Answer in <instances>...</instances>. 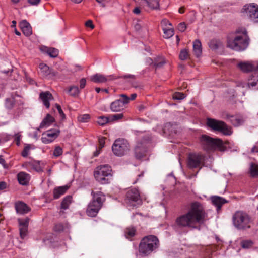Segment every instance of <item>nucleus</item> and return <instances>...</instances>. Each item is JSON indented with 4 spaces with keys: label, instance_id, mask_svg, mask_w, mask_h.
Wrapping results in <instances>:
<instances>
[{
    "label": "nucleus",
    "instance_id": "1",
    "mask_svg": "<svg viewBox=\"0 0 258 258\" xmlns=\"http://www.w3.org/2000/svg\"><path fill=\"white\" fill-rule=\"evenodd\" d=\"M207 215L203 205L199 202L192 203L188 212L176 218L175 225L179 228H196L197 224H203Z\"/></svg>",
    "mask_w": 258,
    "mask_h": 258
},
{
    "label": "nucleus",
    "instance_id": "2",
    "mask_svg": "<svg viewBox=\"0 0 258 258\" xmlns=\"http://www.w3.org/2000/svg\"><path fill=\"white\" fill-rule=\"evenodd\" d=\"M249 40V39L245 28H238L236 31L234 38L228 40L227 46L235 51H243L248 47Z\"/></svg>",
    "mask_w": 258,
    "mask_h": 258
},
{
    "label": "nucleus",
    "instance_id": "3",
    "mask_svg": "<svg viewBox=\"0 0 258 258\" xmlns=\"http://www.w3.org/2000/svg\"><path fill=\"white\" fill-rule=\"evenodd\" d=\"M159 245L157 237L149 235L143 238L139 246V252L142 256H147L156 249Z\"/></svg>",
    "mask_w": 258,
    "mask_h": 258
},
{
    "label": "nucleus",
    "instance_id": "4",
    "mask_svg": "<svg viewBox=\"0 0 258 258\" xmlns=\"http://www.w3.org/2000/svg\"><path fill=\"white\" fill-rule=\"evenodd\" d=\"M91 195L93 199L88 204L86 213L89 216L95 217L101 208L103 203L105 200V197L101 192L92 191Z\"/></svg>",
    "mask_w": 258,
    "mask_h": 258
},
{
    "label": "nucleus",
    "instance_id": "5",
    "mask_svg": "<svg viewBox=\"0 0 258 258\" xmlns=\"http://www.w3.org/2000/svg\"><path fill=\"white\" fill-rule=\"evenodd\" d=\"M135 133L137 136V142L134 149L135 156L137 159H139L145 155L147 148V144L150 138L143 132L136 131Z\"/></svg>",
    "mask_w": 258,
    "mask_h": 258
},
{
    "label": "nucleus",
    "instance_id": "6",
    "mask_svg": "<svg viewBox=\"0 0 258 258\" xmlns=\"http://www.w3.org/2000/svg\"><path fill=\"white\" fill-rule=\"evenodd\" d=\"M233 225L238 229H245L250 227V218L249 215L241 211H237L232 216Z\"/></svg>",
    "mask_w": 258,
    "mask_h": 258
},
{
    "label": "nucleus",
    "instance_id": "7",
    "mask_svg": "<svg viewBox=\"0 0 258 258\" xmlns=\"http://www.w3.org/2000/svg\"><path fill=\"white\" fill-rule=\"evenodd\" d=\"M201 141L204 148L207 150L217 149L224 151L226 149L222 141L219 139H213L206 135H203Z\"/></svg>",
    "mask_w": 258,
    "mask_h": 258
},
{
    "label": "nucleus",
    "instance_id": "8",
    "mask_svg": "<svg viewBox=\"0 0 258 258\" xmlns=\"http://www.w3.org/2000/svg\"><path fill=\"white\" fill-rule=\"evenodd\" d=\"M111 167L108 165H100L95 168L94 175L101 184H107L109 183L108 177L111 176Z\"/></svg>",
    "mask_w": 258,
    "mask_h": 258
},
{
    "label": "nucleus",
    "instance_id": "9",
    "mask_svg": "<svg viewBox=\"0 0 258 258\" xmlns=\"http://www.w3.org/2000/svg\"><path fill=\"white\" fill-rule=\"evenodd\" d=\"M207 124L212 130L221 132L224 135L232 134L231 127L228 126L224 122L214 119L208 118Z\"/></svg>",
    "mask_w": 258,
    "mask_h": 258
},
{
    "label": "nucleus",
    "instance_id": "10",
    "mask_svg": "<svg viewBox=\"0 0 258 258\" xmlns=\"http://www.w3.org/2000/svg\"><path fill=\"white\" fill-rule=\"evenodd\" d=\"M130 144L124 139H116L112 146L113 154L117 156H122L130 150Z\"/></svg>",
    "mask_w": 258,
    "mask_h": 258
},
{
    "label": "nucleus",
    "instance_id": "11",
    "mask_svg": "<svg viewBox=\"0 0 258 258\" xmlns=\"http://www.w3.org/2000/svg\"><path fill=\"white\" fill-rule=\"evenodd\" d=\"M119 96L122 99H117L110 104V108L113 112H119L123 110L125 105L130 102V98L126 95L122 94L119 95Z\"/></svg>",
    "mask_w": 258,
    "mask_h": 258
},
{
    "label": "nucleus",
    "instance_id": "12",
    "mask_svg": "<svg viewBox=\"0 0 258 258\" xmlns=\"http://www.w3.org/2000/svg\"><path fill=\"white\" fill-rule=\"evenodd\" d=\"M245 15L253 22H258V6L255 4L247 5L243 8Z\"/></svg>",
    "mask_w": 258,
    "mask_h": 258
},
{
    "label": "nucleus",
    "instance_id": "13",
    "mask_svg": "<svg viewBox=\"0 0 258 258\" xmlns=\"http://www.w3.org/2000/svg\"><path fill=\"white\" fill-rule=\"evenodd\" d=\"M204 160V156L199 153H191L188 155V166L190 168H197L200 166Z\"/></svg>",
    "mask_w": 258,
    "mask_h": 258
},
{
    "label": "nucleus",
    "instance_id": "14",
    "mask_svg": "<svg viewBox=\"0 0 258 258\" xmlns=\"http://www.w3.org/2000/svg\"><path fill=\"white\" fill-rule=\"evenodd\" d=\"M60 133L58 130H50L42 134L41 138L42 142L44 144H49L53 142L59 135Z\"/></svg>",
    "mask_w": 258,
    "mask_h": 258
},
{
    "label": "nucleus",
    "instance_id": "15",
    "mask_svg": "<svg viewBox=\"0 0 258 258\" xmlns=\"http://www.w3.org/2000/svg\"><path fill=\"white\" fill-rule=\"evenodd\" d=\"M238 67L244 72L258 71V62H242L238 64Z\"/></svg>",
    "mask_w": 258,
    "mask_h": 258
},
{
    "label": "nucleus",
    "instance_id": "16",
    "mask_svg": "<svg viewBox=\"0 0 258 258\" xmlns=\"http://www.w3.org/2000/svg\"><path fill=\"white\" fill-rule=\"evenodd\" d=\"M126 201L131 203L132 202H137L138 204H141L142 200L139 191L135 189H132L126 193Z\"/></svg>",
    "mask_w": 258,
    "mask_h": 258
},
{
    "label": "nucleus",
    "instance_id": "17",
    "mask_svg": "<svg viewBox=\"0 0 258 258\" xmlns=\"http://www.w3.org/2000/svg\"><path fill=\"white\" fill-rule=\"evenodd\" d=\"M115 79L116 77L113 75L105 76L100 74H96L90 77L91 81L96 83H103Z\"/></svg>",
    "mask_w": 258,
    "mask_h": 258
},
{
    "label": "nucleus",
    "instance_id": "18",
    "mask_svg": "<svg viewBox=\"0 0 258 258\" xmlns=\"http://www.w3.org/2000/svg\"><path fill=\"white\" fill-rule=\"evenodd\" d=\"M39 98L42 100L45 106L47 108H49V101L53 99L52 95L48 91L42 92L40 93Z\"/></svg>",
    "mask_w": 258,
    "mask_h": 258
},
{
    "label": "nucleus",
    "instance_id": "19",
    "mask_svg": "<svg viewBox=\"0 0 258 258\" xmlns=\"http://www.w3.org/2000/svg\"><path fill=\"white\" fill-rule=\"evenodd\" d=\"M15 208L17 213L23 214L28 213L30 209L23 202H18L15 204Z\"/></svg>",
    "mask_w": 258,
    "mask_h": 258
},
{
    "label": "nucleus",
    "instance_id": "20",
    "mask_svg": "<svg viewBox=\"0 0 258 258\" xmlns=\"http://www.w3.org/2000/svg\"><path fill=\"white\" fill-rule=\"evenodd\" d=\"M23 34L29 36L32 34V31L30 24L25 20L22 21L19 24Z\"/></svg>",
    "mask_w": 258,
    "mask_h": 258
},
{
    "label": "nucleus",
    "instance_id": "21",
    "mask_svg": "<svg viewBox=\"0 0 258 258\" xmlns=\"http://www.w3.org/2000/svg\"><path fill=\"white\" fill-rule=\"evenodd\" d=\"M211 199L212 204L216 207L218 211L221 209L222 206L224 204L227 202L225 199L216 196H212Z\"/></svg>",
    "mask_w": 258,
    "mask_h": 258
},
{
    "label": "nucleus",
    "instance_id": "22",
    "mask_svg": "<svg viewBox=\"0 0 258 258\" xmlns=\"http://www.w3.org/2000/svg\"><path fill=\"white\" fill-rule=\"evenodd\" d=\"M69 188L67 185L55 187L53 189V198L55 199L59 198L67 192Z\"/></svg>",
    "mask_w": 258,
    "mask_h": 258
},
{
    "label": "nucleus",
    "instance_id": "23",
    "mask_svg": "<svg viewBox=\"0 0 258 258\" xmlns=\"http://www.w3.org/2000/svg\"><path fill=\"white\" fill-rule=\"evenodd\" d=\"M17 178L19 183L23 185H27L30 180V176L24 172H21L17 175Z\"/></svg>",
    "mask_w": 258,
    "mask_h": 258
},
{
    "label": "nucleus",
    "instance_id": "24",
    "mask_svg": "<svg viewBox=\"0 0 258 258\" xmlns=\"http://www.w3.org/2000/svg\"><path fill=\"white\" fill-rule=\"evenodd\" d=\"M54 121V118L48 114L41 122L39 128H46L49 126Z\"/></svg>",
    "mask_w": 258,
    "mask_h": 258
},
{
    "label": "nucleus",
    "instance_id": "25",
    "mask_svg": "<svg viewBox=\"0 0 258 258\" xmlns=\"http://www.w3.org/2000/svg\"><path fill=\"white\" fill-rule=\"evenodd\" d=\"M27 166L30 169L38 172H42L43 170L40 162L38 161H33L27 163Z\"/></svg>",
    "mask_w": 258,
    "mask_h": 258
},
{
    "label": "nucleus",
    "instance_id": "26",
    "mask_svg": "<svg viewBox=\"0 0 258 258\" xmlns=\"http://www.w3.org/2000/svg\"><path fill=\"white\" fill-rule=\"evenodd\" d=\"M193 50L196 56L199 57L202 54V45L200 41L196 40L193 43Z\"/></svg>",
    "mask_w": 258,
    "mask_h": 258
},
{
    "label": "nucleus",
    "instance_id": "27",
    "mask_svg": "<svg viewBox=\"0 0 258 258\" xmlns=\"http://www.w3.org/2000/svg\"><path fill=\"white\" fill-rule=\"evenodd\" d=\"M39 68L40 70V73L44 77L48 78L49 75H50V72L51 70V68H50L46 64L41 63L39 64Z\"/></svg>",
    "mask_w": 258,
    "mask_h": 258
},
{
    "label": "nucleus",
    "instance_id": "28",
    "mask_svg": "<svg viewBox=\"0 0 258 258\" xmlns=\"http://www.w3.org/2000/svg\"><path fill=\"white\" fill-rule=\"evenodd\" d=\"M249 173L251 177L256 178L258 177V165L251 163L249 166Z\"/></svg>",
    "mask_w": 258,
    "mask_h": 258
},
{
    "label": "nucleus",
    "instance_id": "29",
    "mask_svg": "<svg viewBox=\"0 0 258 258\" xmlns=\"http://www.w3.org/2000/svg\"><path fill=\"white\" fill-rule=\"evenodd\" d=\"M209 47L212 50H216L222 46V42L217 39H212L208 43Z\"/></svg>",
    "mask_w": 258,
    "mask_h": 258
},
{
    "label": "nucleus",
    "instance_id": "30",
    "mask_svg": "<svg viewBox=\"0 0 258 258\" xmlns=\"http://www.w3.org/2000/svg\"><path fill=\"white\" fill-rule=\"evenodd\" d=\"M136 230L134 227H128L124 230V235L126 238L130 239L135 235Z\"/></svg>",
    "mask_w": 258,
    "mask_h": 258
},
{
    "label": "nucleus",
    "instance_id": "31",
    "mask_svg": "<svg viewBox=\"0 0 258 258\" xmlns=\"http://www.w3.org/2000/svg\"><path fill=\"white\" fill-rule=\"evenodd\" d=\"M72 197L71 196H66L62 200L61 204V208L64 210L67 209L72 202Z\"/></svg>",
    "mask_w": 258,
    "mask_h": 258
},
{
    "label": "nucleus",
    "instance_id": "32",
    "mask_svg": "<svg viewBox=\"0 0 258 258\" xmlns=\"http://www.w3.org/2000/svg\"><path fill=\"white\" fill-rule=\"evenodd\" d=\"M230 121L234 126H238L241 125L243 122V119L239 116H231Z\"/></svg>",
    "mask_w": 258,
    "mask_h": 258
},
{
    "label": "nucleus",
    "instance_id": "33",
    "mask_svg": "<svg viewBox=\"0 0 258 258\" xmlns=\"http://www.w3.org/2000/svg\"><path fill=\"white\" fill-rule=\"evenodd\" d=\"M47 53L53 58L56 57L58 55V50L54 48H46Z\"/></svg>",
    "mask_w": 258,
    "mask_h": 258
},
{
    "label": "nucleus",
    "instance_id": "34",
    "mask_svg": "<svg viewBox=\"0 0 258 258\" xmlns=\"http://www.w3.org/2000/svg\"><path fill=\"white\" fill-rule=\"evenodd\" d=\"M163 31L165 38H169L174 35L173 29L171 28H163Z\"/></svg>",
    "mask_w": 258,
    "mask_h": 258
},
{
    "label": "nucleus",
    "instance_id": "35",
    "mask_svg": "<svg viewBox=\"0 0 258 258\" xmlns=\"http://www.w3.org/2000/svg\"><path fill=\"white\" fill-rule=\"evenodd\" d=\"M68 92L69 94L72 96H77L79 94V88L76 86H72L70 87Z\"/></svg>",
    "mask_w": 258,
    "mask_h": 258
},
{
    "label": "nucleus",
    "instance_id": "36",
    "mask_svg": "<svg viewBox=\"0 0 258 258\" xmlns=\"http://www.w3.org/2000/svg\"><path fill=\"white\" fill-rule=\"evenodd\" d=\"M90 119V116L88 114H81L78 116V120L80 122H87Z\"/></svg>",
    "mask_w": 258,
    "mask_h": 258
},
{
    "label": "nucleus",
    "instance_id": "37",
    "mask_svg": "<svg viewBox=\"0 0 258 258\" xmlns=\"http://www.w3.org/2000/svg\"><path fill=\"white\" fill-rule=\"evenodd\" d=\"M108 117L109 118L110 122H112V121H117V120L122 119L123 117V113L115 114L110 115Z\"/></svg>",
    "mask_w": 258,
    "mask_h": 258
},
{
    "label": "nucleus",
    "instance_id": "38",
    "mask_svg": "<svg viewBox=\"0 0 258 258\" xmlns=\"http://www.w3.org/2000/svg\"><path fill=\"white\" fill-rule=\"evenodd\" d=\"M63 153L62 148L59 146H56L53 151V155L55 157L61 156Z\"/></svg>",
    "mask_w": 258,
    "mask_h": 258
},
{
    "label": "nucleus",
    "instance_id": "39",
    "mask_svg": "<svg viewBox=\"0 0 258 258\" xmlns=\"http://www.w3.org/2000/svg\"><path fill=\"white\" fill-rule=\"evenodd\" d=\"M148 6L153 9H157L159 7V3L158 0H149Z\"/></svg>",
    "mask_w": 258,
    "mask_h": 258
},
{
    "label": "nucleus",
    "instance_id": "40",
    "mask_svg": "<svg viewBox=\"0 0 258 258\" xmlns=\"http://www.w3.org/2000/svg\"><path fill=\"white\" fill-rule=\"evenodd\" d=\"M252 245L253 242L251 240H243L241 242V246L243 248H249Z\"/></svg>",
    "mask_w": 258,
    "mask_h": 258
},
{
    "label": "nucleus",
    "instance_id": "41",
    "mask_svg": "<svg viewBox=\"0 0 258 258\" xmlns=\"http://www.w3.org/2000/svg\"><path fill=\"white\" fill-rule=\"evenodd\" d=\"M109 122H110L109 117L100 116L97 120V123L100 125H104Z\"/></svg>",
    "mask_w": 258,
    "mask_h": 258
},
{
    "label": "nucleus",
    "instance_id": "42",
    "mask_svg": "<svg viewBox=\"0 0 258 258\" xmlns=\"http://www.w3.org/2000/svg\"><path fill=\"white\" fill-rule=\"evenodd\" d=\"M14 103V100L13 98H8L6 100L5 105L8 109H11L13 107Z\"/></svg>",
    "mask_w": 258,
    "mask_h": 258
},
{
    "label": "nucleus",
    "instance_id": "43",
    "mask_svg": "<svg viewBox=\"0 0 258 258\" xmlns=\"http://www.w3.org/2000/svg\"><path fill=\"white\" fill-rule=\"evenodd\" d=\"M20 235L21 237L23 239L26 236L28 231V227H20Z\"/></svg>",
    "mask_w": 258,
    "mask_h": 258
},
{
    "label": "nucleus",
    "instance_id": "44",
    "mask_svg": "<svg viewBox=\"0 0 258 258\" xmlns=\"http://www.w3.org/2000/svg\"><path fill=\"white\" fill-rule=\"evenodd\" d=\"M188 57V53L186 49H183L180 51L179 54V58L184 60L186 59Z\"/></svg>",
    "mask_w": 258,
    "mask_h": 258
},
{
    "label": "nucleus",
    "instance_id": "45",
    "mask_svg": "<svg viewBox=\"0 0 258 258\" xmlns=\"http://www.w3.org/2000/svg\"><path fill=\"white\" fill-rule=\"evenodd\" d=\"M185 97L184 94L180 92H176L173 95V99L175 100H182Z\"/></svg>",
    "mask_w": 258,
    "mask_h": 258
},
{
    "label": "nucleus",
    "instance_id": "46",
    "mask_svg": "<svg viewBox=\"0 0 258 258\" xmlns=\"http://www.w3.org/2000/svg\"><path fill=\"white\" fill-rule=\"evenodd\" d=\"M31 148L32 147L31 145L28 144L26 145L22 152V156L24 157H27L28 155L29 151Z\"/></svg>",
    "mask_w": 258,
    "mask_h": 258
},
{
    "label": "nucleus",
    "instance_id": "47",
    "mask_svg": "<svg viewBox=\"0 0 258 258\" xmlns=\"http://www.w3.org/2000/svg\"><path fill=\"white\" fill-rule=\"evenodd\" d=\"M18 221H19V225H20V227H28V224H29V219L28 218H26L24 219H18Z\"/></svg>",
    "mask_w": 258,
    "mask_h": 258
},
{
    "label": "nucleus",
    "instance_id": "48",
    "mask_svg": "<svg viewBox=\"0 0 258 258\" xmlns=\"http://www.w3.org/2000/svg\"><path fill=\"white\" fill-rule=\"evenodd\" d=\"M49 74H50V75H49V76L47 78L54 79V78H59L58 73L57 72L55 71L52 69H51L50 72Z\"/></svg>",
    "mask_w": 258,
    "mask_h": 258
},
{
    "label": "nucleus",
    "instance_id": "49",
    "mask_svg": "<svg viewBox=\"0 0 258 258\" xmlns=\"http://www.w3.org/2000/svg\"><path fill=\"white\" fill-rule=\"evenodd\" d=\"M161 24L163 28H170L169 26H171V24L166 19H164L161 21Z\"/></svg>",
    "mask_w": 258,
    "mask_h": 258
},
{
    "label": "nucleus",
    "instance_id": "50",
    "mask_svg": "<svg viewBox=\"0 0 258 258\" xmlns=\"http://www.w3.org/2000/svg\"><path fill=\"white\" fill-rule=\"evenodd\" d=\"M55 106H56L60 116L62 118H64L65 117V115L61 108V106L58 104H56Z\"/></svg>",
    "mask_w": 258,
    "mask_h": 258
},
{
    "label": "nucleus",
    "instance_id": "51",
    "mask_svg": "<svg viewBox=\"0 0 258 258\" xmlns=\"http://www.w3.org/2000/svg\"><path fill=\"white\" fill-rule=\"evenodd\" d=\"M186 28V26L184 22L180 23L178 26V29L181 32H184Z\"/></svg>",
    "mask_w": 258,
    "mask_h": 258
},
{
    "label": "nucleus",
    "instance_id": "52",
    "mask_svg": "<svg viewBox=\"0 0 258 258\" xmlns=\"http://www.w3.org/2000/svg\"><path fill=\"white\" fill-rule=\"evenodd\" d=\"M135 29L137 31H139L142 27V24L141 21L138 20L134 25Z\"/></svg>",
    "mask_w": 258,
    "mask_h": 258
},
{
    "label": "nucleus",
    "instance_id": "53",
    "mask_svg": "<svg viewBox=\"0 0 258 258\" xmlns=\"http://www.w3.org/2000/svg\"><path fill=\"white\" fill-rule=\"evenodd\" d=\"M0 164L2 165L4 168H8V165L7 164H6L5 159L1 155H0Z\"/></svg>",
    "mask_w": 258,
    "mask_h": 258
},
{
    "label": "nucleus",
    "instance_id": "54",
    "mask_svg": "<svg viewBox=\"0 0 258 258\" xmlns=\"http://www.w3.org/2000/svg\"><path fill=\"white\" fill-rule=\"evenodd\" d=\"M63 229V226L61 224H56L54 227V230L56 231H61Z\"/></svg>",
    "mask_w": 258,
    "mask_h": 258
},
{
    "label": "nucleus",
    "instance_id": "55",
    "mask_svg": "<svg viewBox=\"0 0 258 258\" xmlns=\"http://www.w3.org/2000/svg\"><path fill=\"white\" fill-rule=\"evenodd\" d=\"M99 143L100 149L104 147L105 144V138L102 137L99 138Z\"/></svg>",
    "mask_w": 258,
    "mask_h": 258
},
{
    "label": "nucleus",
    "instance_id": "56",
    "mask_svg": "<svg viewBox=\"0 0 258 258\" xmlns=\"http://www.w3.org/2000/svg\"><path fill=\"white\" fill-rule=\"evenodd\" d=\"M250 153L254 154L258 153V143H256L251 149Z\"/></svg>",
    "mask_w": 258,
    "mask_h": 258
},
{
    "label": "nucleus",
    "instance_id": "57",
    "mask_svg": "<svg viewBox=\"0 0 258 258\" xmlns=\"http://www.w3.org/2000/svg\"><path fill=\"white\" fill-rule=\"evenodd\" d=\"M20 138H21V135L18 133L15 135V139L16 141V144L18 146L20 144Z\"/></svg>",
    "mask_w": 258,
    "mask_h": 258
},
{
    "label": "nucleus",
    "instance_id": "58",
    "mask_svg": "<svg viewBox=\"0 0 258 258\" xmlns=\"http://www.w3.org/2000/svg\"><path fill=\"white\" fill-rule=\"evenodd\" d=\"M85 25L86 27H88L91 28V29H93L94 28V25L93 24V22L91 20H88L85 23Z\"/></svg>",
    "mask_w": 258,
    "mask_h": 258
},
{
    "label": "nucleus",
    "instance_id": "59",
    "mask_svg": "<svg viewBox=\"0 0 258 258\" xmlns=\"http://www.w3.org/2000/svg\"><path fill=\"white\" fill-rule=\"evenodd\" d=\"M80 87L81 89H83L84 88V87L85 86V85H86V79H84V78H82L81 79L80 81Z\"/></svg>",
    "mask_w": 258,
    "mask_h": 258
},
{
    "label": "nucleus",
    "instance_id": "60",
    "mask_svg": "<svg viewBox=\"0 0 258 258\" xmlns=\"http://www.w3.org/2000/svg\"><path fill=\"white\" fill-rule=\"evenodd\" d=\"M165 63V61H162L160 62H155L154 63V66L156 68H160L162 66H163L164 64Z\"/></svg>",
    "mask_w": 258,
    "mask_h": 258
},
{
    "label": "nucleus",
    "instance_id": "61",
    "mask_svg": "<svg viewBox=\"0 0 258 258\" xmlns=\"http://www.w3.org/2000/svg\"><path fill=\"white\" fill-rule=\"evenodd\" d=\"M28 2L31 5H37L40 2V0H28Z\"/></svg>",
    "mask_w": 258,
    "mask_h": 258
},
{
    "label": "nucleus",
    "instance_id": "62",
    "mask_svg": "<svg viewBox=\"0 0 258 258\" xmlns=\"http://www.w3.org/2000/svg\"><path fill=\"white\" fill-rule=\"evenodd\" d=\"M97 3H98L102 7H105L106 6V0H96Z\"/></svg>",
    "mask_w": 258,
    "mask_h": 258
},
{
    "label": "nucleus",
    "instance_id": "63",
    "mask_svg": "<svg viewBox=\"0 0 258 258\" xmlns=\"http://www.w3.org/2000/svg\"><path fill=\"white\" fill-rule=\"evenodd\" d=\"M122 78L124 79L130 78L132 79H135V76L134 75H131V74H127L123 75Z\"/></svg>",
    "mask_w": 258,
    "mask_h": 258
},
{
    "label": "nucleus",
    "instance_id": "64",
    "mask_svg": "<svg viewBox=\"0 0 258 258\" xmlns=\"http://www.w3.org/2000/svg\"><path fill=\"white\" fill-rule=\"evenodd\" d=\"M258 83V78L256 81H252L248 83V86L251 87H255L256 86Z\"/></svg>",
    "mask_w": 258,
    "mask_h": 258
}]
</instances>
